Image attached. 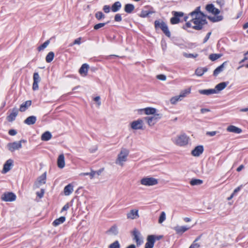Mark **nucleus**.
<instances>
[{"label":"nucleus","instance_id":"1","mask_svg":"<svg viewBox=\"0 0 248 248\" xmlns=\"http://www.w3.org/2000/svg\"><path fill=\"white\" fill-rule=\"evenodd\" d=\"M189 16L191 17V19L190 21L187 22L183 27L185 30L192 27L196 30H201L202 29L203 26L207 23L206 16L200 11V6L197 7L194 11L191 12Z\"/></svg>","mask_w":248,"mask_h":248},{"label":"nucleus","instance_id":"2","mask_svg":"<svg viewBox=\"0 0 248 248\" xmlns=\"http://www.w3.org/2000/svg\"><path fill=\"white\" fill-rule=\"evenodd\" d=\"M189 139V137L186 134H182L172 139V141L175 144L179 146H184L188 144Z\"/></svg>","mask_w":248,"mask_h":248},{"label":"nucleus","instance_id":"3","mask_svg":"<svg viewBox=\"0 0 248 248\" xmlns=\"http://www.w3.org/2000/svg\"><path fill=\"white\" fill-rule=\"evenodd\" d=\"M129 150L126 148H122L120 153L118 155L117 158L115 161L116 164L121 166L124 165V163L127 160V157L129 155Z\"/></svg>","mask_w":248,"mask_h":248},{"label":"nucleus","instance_id":"4","mask_svg":"<svg viewBox=\"0 0 248 248\" xmlns=\"http://www.w3.org/2000/svg\"><path fill=\"white\" fill-rule=\"evenodd\" d=\"M155 27L156 29L160 28L163 33L168 37H170L171 34L169 30L167 24L162 21L160 22L159 20H155Z\"/></svg>","mask_w":248,"mask_h":248},{"label":"nucleus","instance_id":"5","mask_svg":"<svg viewBox=\"0 0 248 248\" xmlns=\"http://www.w3.org/2000/svg\"><path fill=\"white\" fill-rule=\"evenodd\" d=\"M140 184L145 186H153L158 184V180L153 177H146L140 180Z\"/></svg>","mask_w":248,"mask_h":248},{"label":"nucleus","instance_id":"6","mask_svg":"<svg viewBox=\"0 0 248 248\" xmlns=\"http://www.w3.org/2000/svg\"><path fill=\"white\" fill-rule=\"evenodd\" d=\"M162 117V114L157 113L152 116H148L144 118L150 126H153Z\"/></svg>","mask_w":248,"mask_h":248},{"label":"nucleus","instance_id":"7","mask_svg":"<svg viewBox=\"0 0 248 248\" xmlns=\"http://www.w3.org/2000/svg\"><path fill=\"white\" fill-rule=\"evenodd\" d=\"M16 195L13 192H6L3 193L1 199L5 202H13L16 199Z\"/></svg>","mask_w":248,"mask_h":248},{"label":"nucleus","instance_id":"8","mask_svg":"<svg viewBox=\"0 0 248 248\" xmlns=\"http://www.w3.org/2000/svg\"><path fill=\"white\" fill-rule=\"evenodd\" d=\"M173 17L171 18L170 22L172 24H176L180 22L179 17L184 16V13L181 12H172Z\"/></svg>","mask_w":248,"mask_h":248},{"label":"nucleus","instance_id":"9","mask_svg":"<svg viewBox=\"0 0 248 248\" xmlns=\"http://www.w3.org/2000/svg\"><path fill=\"white\" fill-rule=\"evenodd\" d=\"M33 82L32 84V89L34 91L37 90L39 88L38 83L41 81L40 77L37 72H35L33 76Z\"/></svg>","mask_w":248,"mask_h":248},{"label":"nucleus","instance_id":"10","mask_svg":"<svg viewBox=\"0 0 248 248\" xmlns=\"http://www.w3.org/2000/svg\"><path fill=\"white\" fill-rule=\"evenodd\" d=\"M14 165V161L12 159L7 160L3 165L2 173L5 174L8 172Z\"/></svg>","mask_w":248,"mask_h":248},{"label":"nucleus","instance_id":"11","mask_svg":"<svg viewBox=\"0 0 248 248\" xmlns=\"http://www.w3.org/2000/svg\"><path fill=\"white\" fill-rule=\"evenodd\" d=\"M131 127L134 130L143 129V121L141 119H138L133 121L131 123Z\"/></svg>","mask_w":248,"mask_h":248},{"label":"nucleus","instance_id":"12","mask_svg":"<svg viewBox=\"0 0 248 248\" xmlns=\"http://www.w3.org/2000/svg\"><path fill=\"white\" fill-rule=\"evenodd\" d=\"M7 147L9 151L11 152H14L16 150H18L22 148V144L19 142H13L12 143H9L7 144Z\"/></svg>","mask_w":248,"mask_h":248},{"label":"nucleus","instance_id":"13","mask_svg":"<svg viewBox=\"0 0 248 248\" xmlns=\"http://www.w3.org/2000/svg\"><path fill=\"white\" fill-rule=\"evenodd\" d=\"M18 113V110L17 108H14L12 109L11 113L7 117L8 122H12L14 121Z\"/></svg>","mask_w":248,"mask_h":248},{"label":"nucleus","instance_id":"14","mask_svg":"<svg viewBox=\"0 0 248 248\" xmlns=\"http://www.w3.org/2000/svg\"><path fill=\"white\" fill-rule=\"evenodd\" d=\"M203 152V147L202 145L196 146L191 152V154L194 156H200Z\"/></svg>","mask_w":248,"mask_h":248},{"label":"nucleus","instance_id":"15","mask_svg":"<svg viewBox=\"0 0 248 248\" xmlns=\"http://www.w3.org/2000/svg\"><path fill=\"white\" fill-rule=\"evenodd\" d=\"M128 219H134L139 217L138 210L132 209L126 215Z\"/></svg>","mask_w":248,"mask_h":248},{"label":"nucleus","instance_id":"16","mask_svg":"<svg viewBox=\"0 0 248 248\" xmlns=\"http://www.w3.org/2000/svg\"><path fill=\"white\" fill-rule=\"evenodd\" d=\"M206 9L209 13H211L214 15H218L220 13V11L215 8L213 4H207L206 6Z\"/></svg>","mask_w":248,"mask_h":248},{"label":"nucleus","instance_id":"17","mask_svg":"<svg viewBox=\"0 0 248 248\" xmlns=\"http://www.w3.org/2000/svg\"><path fill=\"white\" fill-rule=\"evenodd\" d=\"M139 111H144L145 114H146V115L153 114L154 115L157 114V113H156V108H150V107L146 108H145L140 109L139 110Z\"/></svg>","mask_w":248,"mask_h":248},{"label":"nucleus","instance_id":"18","mask_svg":"<svg viewBox=\"0 0 248 248\" xmlns=\"http://www.w3.org/2000/svg\"><path fill=\"white\" fill-rule=\"evenodd\" d=\"M58 167L60 169H62L65 166L64 156L63 154L59 155L57 160Z\"/></svg>","mask_w":248,"mask_h":248},{"label":"nucleus","instance_id":"19","mask_svg":"<svg viewBox=\"0 0 248 248\" xmlns=\"http://www.w3.org/2000/svg\"><path fill=\"white\" fill-rule=\"evenodd\" d=\"M36 116H30L24 120V123L28 125H32L36 123Z\"/></svg>","mask_w":248,"mask_h":248},{"label":"nucleus","instance_id":"20","mask_svg":"<svg viewBox=\"0 0 248 248\" xmlns=\"http://www.w3.org/2000/svg\"><path fill=\"white\" fill-rule=\"evenodd\" d=\"M227 130L230 132L236 134H240L242 131L241 128L232 125L229 126L227 128Z\"/></svg>","mask_w":248,"mask_h":248},{"label":"nucleus","instance_id":"21","mask_svg":"<svg viewBox=\"0 0 248 248\" xmlns=\"http://www.w3.org/2000/svg\"><path fill=\"white\" fill-rule=\"evenodd\" d=\"M199 92L201 94L210 95L212 94L217 93V91L214 89H210L206 90H200Z\"/></svg>","mask_w":248,"mask_h":248},{"label":"nucleus","instance_id":"22","mask_svg":"<svg viewBox=\"0 0 248 248\" xmlns=\"http://www.w3.org/2000/svg\"><path fill=\"white\" fill-rule=\"evenodd\" d=\"M140 232L137 230H134L133 232V235L134 236L133 239L136 241L138 246L140 245L143 242L142 240L140 239L139 235Z\"/></svg>","mask_w":248,"mask_h":248},{"label":"nucleus","instance_id":"23","mask_svg":"<svg viewBox=\"0 0 248 248\" xmlns=\"http://www.w3.org/2000/svg\"><path fill=\"white\" fill-rule=\"evenodd\" d=\"M227 62H224L222 64L217 67L214 71L213 75L215 77L217 76L220 73L222 72L225 67V65L226 64Z\"/></svg>","mask_w":248,"mask_h":248},{"label":"nucleus","instance_id":"24","mask_svg":"<svg viewBox=\"0 0 248 248\" xmlns=\"http://www.w3.org/2000/svg\"><path fill=\"white\" fill-rule=\"evenodd\" d=\"M228 82H222L218 84H217L214 89H215L217 91V93H218L219 91L223 90L225 89L227 85L228 84Z\"/></svg>","mask_w":248,"mask_h":248},{"label":"nucleus","instance_id":"25","mask_svg":"<svg viewBox=\"0 0 248 248\" xmlns=\"http://www.w3.org/2000/svg\"><path fill=\"white\" fill-rule=\"evenodd\" d=\"M31 104V101L30 100L26 101L22 103L19 108V111L21 112L25 111Z\"/></svg>","mask_w":248,"mask_h":248},{"label":"nucleus","instance_id":"26","mask_svg":"<svg viewBox=\"0 0 248 248\" xmlns=\"http://www.w3.org/2000/svg\"><path fill=\"white\" fill-rule=\"evenodd\" d=\"M89 67V65L87 63L83 64L79 70V73L82 75H84V76H86Z\"/></svg>","mask_w":248,"mask_h":248},{"label":"nucleus","instance_id":"27","mask_svg":"<svg viewBox=\"0 0 248 248\" xmlns=\"http://www.w3.org/2000/svg\"><path fill=\"white\" fill-rule=\"evenodd\" d=\"M73 191V186L71 184H68L64 188V193L66 196L70 195Z\"/></svg>","mask_w":248,"mask_h":248},{"label":"nucleus","instance_id":"28","mask_svg":"<svg viewBox=\"0 0 248 248\" xmlns=\"http://www.w3.org/2000/svg\"><path fill=\"white\" fill-rule=\"evenodd\" d=\"M122 4L120 1L115 2L112 5L111 9L113 12H117L121 9Z\"/></svg>","mask_w":248,"mask_h":248},{"label":"nucleus","instance_id":"29","mask_svg":"<svg viewBox=\"0 0 248 248\" xmlns=\"http://www.w3.org/2000/svg\"><path fill=\"white\" fill-rule=\"evenodd\" d=\"M52 137V134L49 131H46L42 135L41 140L48 141L51 139Z\"/></svg>","mask_w":248,"mask_h":248},{"label":"nucleus","instance_id":"30","mask_svg":"<svg viewBox=\"0 0 248 248\" xmlns=\"http://www.w3.org/2000/svg\"><path fill=\"white\" fill-rule=\"evenodd\" d=\"M208 71V68L206 67H198L195 70V74L198 76H202L204 73Z\"/></svg>","mask_w":248,"mask_h":248},{"label":"nucleus","instance_id":"31","mask_svg":"<svg viewBox=\"0 0 248 248\" xmlns=\"http://www.w3.org/2000/svg\"><path fill=\"white\" fill-rule=\"evenodd\" d=\"M189 229L188 227H187L186 226H176L175 227L174 230H175L177 233H183L186 231L187 230Z\"/></svg>","mask_w":248,"mask_h":248},{"label":"nucleus","instance_id":"32","mask_svg":"<svg viewBox=\"0 0 248 248\" xmlns=\"http://www.w3.org/2000/svg\"><path fill=\"white\" fill-rule=\"evenodd\" d=\"M65 220L64 217H61L59 218L56 219L52 223L54 226L56 227L63 223Z\"/></svg>","mask_w":248,"mask_h":248},{"label":"nucleus","instance_id":"33","mask_svg":"<svg viewBox=\"0 0 248 248\" xmlns=\"http://www.w3.org/2000/svg\"><path fill=\"white\" fill-rule=\"evenodd\" d=\"M135 7L132 4H126L124 6V11L128 14L131 13L134 10Z\"/></svg>","mask_w":248,"mask_h":248},{"label":"nucleus","instance_id":"34","mask_svg":"<svg viewBox=\"0 0 248 248\" xmlns=\"http://www.w3.org/2000/svg\"><path fill=\"white\" fill-rule=\"evenodd\" d=\"M202 183L203 181L198 179H192L190 182V184L191 186H199Z\"/></svg>","mask_w":248,"mask_h":248},{"label":"nucleus","instance_id":"35","mask_svg":"<svg viewBox=\"0 0 248 248\" xmlns=\"http://www.w3.org/2000/svg\"><path fill=\"white\" fill-rule=\"evenodd\" d=\"M54 57V53L52 51L49 52L47 54V55L46 57V61L47 62L49 63L53 61Z\"/></svg>","mask_w":248,"mask_h":248},{"label":"nucleus","instance_id":"36","mask_svg":"<svg viewBox=\"0 0 248 248\" xmlns=\"http://www.w3.org/2000/svg\"><path fill=\"white\" fill-rule=\"evenodd\" d=\"M191 92L190 88L185 89L180 93L179 95L182 99L183 98L186 97L187 95L189 94Z\"/></svg>","mask_w":248,"mask_h":248},{"label":"nucleus","instance_id":"37","mask_svg":"<svg viewBox=\"0 0 248 248\" xmlns=\"http://www.w3.org/2000/svg\"><path fill=\"white\" fill-rule=\"evenodd\" d=\"M107 232L114 235H116L118 233L117 226H112Z\"/></svg>","mask_w":248,"mask_h":248},{"label":"nucleus","instance_id":"38","mask_svg":"<svg viewBox=\"0 0 248 248\" xmlns=\"http://www.w3.org/2000/svg\"><path fill=\"white\" fill-rule=\"evenodd\" d=\"M50 43V41L49 40L45 41L42 45H40L38 47L37 49L39 51H41V50H44L45 48H46L48 45Z\"/></svg>","mask_w":248,"mask_h":248},{"label":"nucleus","instance_id":"39","mask_svg":"<svg viewBox=\"0 0 248 248\" xmlns=\"http://www.w3.org/2000/svg\"><path fill=\"white\" fill-rule=\"evenodd\" d=\"M154 12L151 11H146V10H142L141 12L140 13V17H146L149 16V15L152 14L154 13Z\"/></svg>","mask_w":248,"mask_h":248},{"label":"nucleus","instance_id":"40","mask_svg":"<svg viewBox=\"0 0 248 248\" xmlns=\"http://www.w3.org/2000/svg\"><path fill=\"white\" fill-rule=\"evenodd\" d=\"M222 56L221 54H211L209 55V59L212 61H215Z\"/></svg>","mask_w":248,"mask_h":248},{"label":"nucleus","instance_id":"41","mask_svg":"<svg viewBox=\"0 0 248 248\" xmlns=\"http://www.w3.org/2000/svg\"><path fill=\"white\" fill-rule=\"evenodd\" d=\"M46 173H45L38 178L37 183H39L40 184H45L46 183Z\"/></svg>","mask_w":248,"mask_h":248},{"label":"nucleus","instance_id":"42","mask_svg":"<svg viewBox=\"0 0 248 248\" xmlns=\"http://www.w3.org/2000/svg\"><path fill=\"white\" fill-rule=\"evenodd\" d=\"M179 100H182V99L180 95H177L172 97L170 100V102L171 104H175Z\"/></svg>","mask_w":248,"mask_h":248},{"label":"nucleus","instance_id":"43","mask_svg":"<svg viewBox=\"0 0 248 248\" xmlns=\"http://www.w3.org/2000/svg\"><path fill=\"white\" fill-rule=\"evenodd\" d=\"M96 174V171L92 170L90 172L81 173L80 174L81 176L89 175L91 179L93 178Z\"/></svg>","mask_w":248,"mask_h":248},{"label":"nucleus","instance_id":"44","mask_svg":"<svg viewBox=\"0 0 248 248\" xmlns=\"http://www.w3.org/2000/svg\"><path fill=\"white\" fill-rule=\"evenodd\" d=\"M95 16L97 19L100 20L102 18H104L105 16L102 12L99 11L95 13Z\"/></svg>","mask_w":248,"mask_h":248},{"label":"nucleus","instance_id":"45","mask_svg":"<svg viewBox=\"0 0 248 248\" xmlns=\"http://www.w3.org/2000/svg\"><path fill=\"white\" fill-rule=\"evenodd\" d=\"M109 248H120V245L118 241H115L109 246Z\"/></svg>","mask_w":248,"mask_h":248},{"label":"nucleus","instance_id":"46","mask_svg":"<svg viewBox=\"0 0 248 248\" xmlns=\"http://www.w3.org/2000/svg\"><path fill=\"white\" fill-rule=\"evenodd\" d=\"M166 219V214L164 212H162L159 217L158 222L159 223H162Z\"/></svg>","mask_w":248,"mask_h":248},{"label":"nucleus","instance_id":"47","mask_svg":"<svg viewBox=\"0 0 248 248\" xmlns=\"http://www.w3.org/2000/svg\"><path fill=\"white\" fill-rule=\"evenodd\" d=\"M107 24V23H100L95 25L94 26L93 28L94 30H97L99 29L100 28H101L103 27L104 26H105Z\"/></svg>","mask_w":248,"mask_h":248},{"label":"nucleus","instance_id":"48","mask_svg":"<svg viewBox=\"0 0 248 248\" xmlns=\"http://www.w3.org/2000/svg\"><path fill=\"white\" fill-rule=\"evenodd\" d=\"M147 240L154 244L155 241V236L154 235H149L147 237Z\"/></svg>","mask_w":248,"mask_h":248},{"label":"nucleus","instance_id":"49","mask_svg":"<svg viewBox=\"0 0 248 248\" xmlns=\"http://www.w3.org/2000/svg\"><path fill=\"white\" fill-rule=\"evenodd\" d=\"M183 55L186 58H196L198 56L197 54H187L186 53H184Z\"/></svg>","mask_w":248,"mask_h":248},{"label":"nucleus","instance_id":"50","mask_svg":"<svg viewBox=\"0 0 248 248\" xmlns=\"http://www.w3.org/2000/svg\"><path fill=\"white\" fill-rule=\"evenodd\" d=\"M201 245L196 241H193V243L190 246L189 248H199Z\"/></svg>","mask_w":248,"mask_h":248},{"label":"nucleus","instance_id":"51","mask_svg":"<svg viewBox=\"0 0 248 248\" xmlns=\"http://www.w3.org/2000/svg\"><path fill=\"white\" fill-rule=\"evenodd\" d=\"M122 20L121 14H117L114 17V20L116 22H120Z\"/></svg>","mask_w":248,"mask_h":248},{"label":"nucleus","instance_id":"52","mask_svg":"<svg viewBox=\"0 0 248 248\" xmlns=\"http://www.w3.org/2000/svg\"><path fill=\"white\" fill-rule=\"evenodd\" d=\"M103 10L105 13H108L110 12V7L109 5H104Z\"/></svg>","mask_w":248,"mask_h":248},{"label":"nucleus","instance_id":"53","mask_svg":"<svg viewBox=\"0 0 248 248\" xmlns=\"http://www.w3.org/2000/svg\"><path fill=\"white\" fill-rule=\"evenodd\" d=\"M156 78L160 80L165 81L166 79V76L164 75L160 74L157 75Z\"/></svg>","mask_w":248,"mask_h":248},{"label":"nucleus","instance_id":"54","mask_svg":"<svg viewBox=\"0 0 248 248\" xmlns=\"http://www.w3.org/2000/svg\"><path fill=\"white\" fill-rule=\"evenodd\" d=\"M80 40H81L80 37L76 39V40H75V41H74V42L72 44L70 45V46H72L73 45H76V44L80 45L81 43Z\"/></svg>","mask_w":248,"mask_h":248},{"label":"nucleus","instance_id":"55","mask_svg":"<svg viewBox=\"0 0 248 248\" xmlns=\"http://www.w3.org/2000/svg\"><path fill=\"white\" fill-rule=\"evenodd\" d=\"M45 191L43 189H42L40 191L36 192V194L38 197L42 198L44 194Z\"/></svg>","mask_w":248,"mask_h":248},{"label":"nucleus","instance_id":"56","mask_svg":"<svg viewBox=\"0 0 248 248\" xmlns=\"http://www.w3.org/2000/svg\"><path fill=\"white\" fill-rule=\"evenodd\" d=\"M8 133L11 136H15L17 134V132L15 129H10L9 130Z\"/></svg>","mask_w":248,"mask_h":248},{"label":"nucleus","instance_id":"57","mask_svg":"<svg viewBox=\"0 0 248 248\" xmlns=\"http://www.w3.org/2000/svg\"><path fill=\"white\" fill-rule=\"evenodd\" d=\"M217 131H208L206 132V135L211 137L215 136L217 133Z\"/></svg>","mask_w":248,"mask_h":248},{"label":"nucleus","instance_id":"58","mask_svg":"<svg viewBox=\"0 0 248 248\" xmlns=\"http://www.w3.org/2000/svg\"><path fill=\"white\" fill-rule=\"evenodd\" d=\"M145 246L148 248H153L154 246V244L147 241L145 245Z\"/></svg>","mask_w":248,"mask_h":248},{"label":"nucleus","instance_id":"59","mask_svg":"<svg viewBox=\"0 0 248 248\" xmlns=\"http://www.w3.org/2000/svg\"><path fill=\"white\" fill-rule=\"evenodd\" d=\"M211 34V32H209L207 34L206 36H205V37L204 38V39L203 40V43H206L208 41V40L210 38Z\"/></svg>","mask_w":248,"mask_h":248},{"label":"nucleus","instance_id":"60","mask_svg":"<svg viewBox=\"0 0 248 248\" xmlns=\"http://www.w3.org/2000/svg\"><path fill=\"white\" fill-rule=\"evenodd\" d=\"M242 187V185H241V186H239L238 187H237V188H236L233 190V192L232 193L235 195L237 192H238L240 190Z\"/></svg>","mask_w":248,"mask_h":248},{"label":"nucleus","instance_id":"61","mask_svg":"<svg viewBox=\"0 0 248 248\" xmlns=\"http://www.w3.org/2000/svg\"><path fill=\"white\" fill-rule=\"evenodd\" d=\"M69 208V204L67 203L64 205L61 210V212L67 210Z\"/></svg>","mask_w":248,"mask_h":248},{"label":"nucleus","instance_id":"62","mask_svg":"<svg viewBox=\"0 0 248 248\" xmlns=\"http://www.w3.org/2000/svg\"><path fill=\"white\" fill-rule=\"evenodd\" d=\"M100 97L99 96H96L94 98V100L97 102V104L98 106H100L101 105V102L100 101Z\"/></svg>","mask_w":248,"mask_h":248},{"label":"nucleus","instance_id":"63","mask_svg":"<svg viewBox=\"0 0 248 248\" xmlns=\"http://www.w3.org/2000/svg\"><path fill=\"white\" fill-rule=\"evenodd\" d=\"M208 18L211 20L213 22H217V21H219V20H221L222 19V18H220V19H217L215 17H208Z\"/></svg>","mask_w":248,"mask_h":248},{"label":"nucleus","instance_id":"64","mask_svg":"<svg viewBox=\"0 0 248 248\" xmlns=\"http://www.w3.org/2000/svg\"><path fill=\"white\" fill-rule=\"evenodd\" d=\"M244 168V166L243 165H241L237 168L236 170L238 172L240 171L243 169Z\"/></svg>","mask_w":248,"mask_h":248}]
</instances>
